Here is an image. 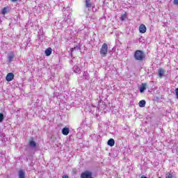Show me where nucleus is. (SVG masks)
I'll return each mask as SVG.
<instances>
[{"mask_svg": "<svg viewBox=\"0 0 178 178\" xmlns=\"http://www.w3.org/2000/svg\"><path fill=\"white\" fill-rule=\"evenodd\" d=\"M134 56L136 60H144V58H145V55H144V51L141 50H136Z\"/></svg>", "mask_w": 178, "mask_h": 178, "instance_id": "obj_1", "label": "nucleus"}, {"mask_svg": "<svg viewBox=\"0 0 178 178\" xmlns=\"http://www.w3.org/2000/svg\"><path fill=\"white\" fill-rule=\"evenodd\" d=\"M108 54V44L104 43L102 44V48L100 49V55L102 58H105Z\"/></svg>", "mask_w": 178, "mask_h": 178, "instance_id": "obj_2", "label": "nucleus"}, {"mask_svg": "<svg viewBox=\"0 0 178 178\" xmlns=\"http://www.w3.org/2000/svg\"><path fill=\"white\" fill-rule=\"evenodd\" d=\"M92 177V172L90 171H85L81 174V178H91Z\"/></svg>", "mask_w": 178, "mask_h": 178, "instance_id": "obj_3", "label": "nucleus"}, {"mask_svg": "<svg viewBox=\"0 0 178 178\" xmlns=\"http://www.w3.org/2000/svg\"><path fill=\"white\" fill-rule=\"evenodd\" d=\"M139 31L142 34H144V33H145L147 31V27L145 26V25H144V24L140 25Z\"/></svg>", "mask_w": 178, "mask_h": 178, "instance_id": "obj_4", "label": "nucleus"}, {"mask_svg": "<svg viewBox=\"0 0 178 178\" xmlns=\"http://www.w3.org/2000/svg\"><path fill=\"white\" fill-rule=\"evenodd\" d=\"M14 77H15V75L13 74V73H8L6 77V80L7 81H12Z\"/></svg>", "mask_w": 178, "mask_h": 178, "instance_id": "obj_5", "label": "nucleus"}, {"mask_svg": "<svg viewBox=\"0 0 178 178\" xmlns=\"http://www.w3.org/2000/svg\"><path fill=\"white\" fill-rule=\"evenodd\" d=\"M73 70L74 73H81V68L80 67V66H79V65H74L73 67Z\"/></svg>", "mask_w": 178, "mask_h": 178, "instance_id": "obj_6", "label": "nucleus"}, {"mask_svg": "<svg viewBox=\"0 0 178 178\" xmlns=\"http://www.w3.org/2000/svg\"><path fill=\"white\" fill-rule=\"evenodd\" d=\"M70 132V129L68 127H64L62 129V134H63V136H67Z\"/></svg>", "mask_w": 178, "mask_h": 178, "instance_id": "obj_7", "label": "nucleus"}, {"mask_svg": "<svg viewBox=\"0 0 178 178\" xmlns=\"http://www.w3.org/2000/svg\"><path fill=\"white\" fill-rule=\"evenodd\" d=\"M86 8H92V1L91 0H86L85 1Z\"/></svg>", "mask_w": 178, "mask_h": 178, "instance_id": "obj_8", "label": "nucleus"}, {"mask_svg": "<svg viewBox=\"0 0 178 178\" xmlns=\"http://www.w3.org/2000/svg\"><path fill=\"white\" fill-rule=\"evenodd\" d=\"M163 74H165V70H163V68H160L158 71L157 76H159L160 79H162V77H163Z\"/></svg>", "mask_w": 178, "mask_h": 178, "instance_id": "obj_9", "label": "nucleus"}, {"mask_svg": "<svg viewBox=\"0 0 178 178\" xmlns=\"http://www.w3.org/2000/svg\"><path fill=\"white\" fill-rule=\"evenodd\" d=\"M147 90V83H142L139 88L140 92H144Z\"/></svg>", "mask_w": 178, "mask_h": 178, "instance_id": "obj_10", "label": "nucleus"}, {"mask_svg": "<svg viewBox=\"0 0 178 178\" xmlns=\"http://www.w3.org/2000/svg\"><path fill=\"white\" fill-rule=\"evenodd\" d=\"M18 176H19V178H24L26 177V173L24 172V171H23V170H20L18 172Z\"/></svg>", "mask_w": 178, "mask_h": 178, "instance_id": "obj_11", "label": "nucleus"}, {"mask_svg": "<svg viewBox=\"0 0 178 178\" xmlns=\"http://www.w3.org/2000/svg\"><path fill=\"white\" fill-rule=\"evenodd\" d=\"M108 145H109L110 147H113V145H115V140L113 138H110L108 140L107 143Z\"/></svg>", "mask_w": 178, "mask_h": 178, "instance_id": "obj_12", "label": "nucleus"}, {"mask_svg": "<svg viewBox=\"0 0 178 178\" xmlns=\"http://www.w3.org/2000/svg\"><path fill=\"white\" fill-rule=\"evenodd\" d=\"M173 177H174V175L172 171H170L165 173V178H173Z\"/></svg>", "mask_w": 178, "mask_h": 178, "instance_id": "obj_13", "label": "nucleus"}, {"mask_svg": "<svg viewBox=\"0 0 178 178\" xmlns=\"http://www.w3.org/2000/svg\"><path fill=\"white\" fill-rule=\"evenodd\" d=\"M29 146L31 148H35L37 147V143L34 140H31L29 142Z\"/></svg>", "mask_w": 178, "mask_h": 178, "instance_id": "obj_14", "label": "nucleus"}, {"mask_svg": "<svg viewBox=\"0 0 178 178\" xmlns=\"http://www.w3.org/2000/svg\"><path fill=\"white\" fill-rule=\"evenodd\" d=\"M51 54H52V49L50 47L45 50L46 56H50Z\"/></svg>", "mask_w": 178, "mask_h": 178, "instance_id": "obj_15", "label": "nucleus"}, {"mask_svg": "<svg viewBox=\"0 0 178 178\" xmlns=\"http://www.w3.org/2000/svg\"><path fill=\"white\" fill-rule=\"evenodd\" d=\"M145 100H140L138 103L140 108H144L145 106Z\"/></svg>", "mask_w": 178, "mask_h": 178, "instance_id": "obj_16", "label": "nucleus"}, {"mask_svg": "<svg viewBox=\"0 0 178 178\" xmlns=\"http://www.w3.org/2000/svg\"><path fill=\"white\" fill-rule=\"evenodd\" d=\"M13 58H15V55L13 54V53H10L8 58V62H12V60H13Z\"/></svg>", "mask_w": 178, "mask_h": 178, "instance_id": "obj_17", "label": "nucleus"}, {"mask_svg": "<svg viewBox=\"0 0 178 178\" xmlns=\"http://www.w3.org/2000/svg\"><path fill=\"white\" fill-rule=\"evenodd\" d=\"M2 15H6L8 13V8L4 7L1 10Z\"/></svg>", "mask_w": 178, "mask_h": 178, "instance_id": "obj_18", "label": "nucleus"}, {"mask_svg": "<svg viewBox=\"0 0 178 178\" xmlns=\"http://www.w3.org/2000/svg\"><path fill=\"white\" fill-rule=\"evenodd\" d=\"M3 119H5V117L3 116V114L0 113V123H1V122H3Z\"/></svg>", "mask_w": 178, "mask_h": 178, "instance_id": "obj_19", "label": "nucleus"}, {"mask_svg": "<svg viewBox=\"0 0 178 178\" xmlns=\"http://www.w3.org/2000/svg\"><path fill=\"white\" fill-rule=\"evenodd\" d=\"M121 20H126V14H122L120 17Z\"/></svg>", "mask_w": 178, "mask_h": 178, "instance_id": "obj_20", "label": "nucleus"}, {"mask_svg": "<svg viewBox=\"0 0 178 178\" xmlns=\"http://www.w3.org/2000/svg\"><path fill=\"white\" fill-rule=\"evenodd\" d=\"M175 95L177 98L178 99V88L175 89Z\"/></svg>", "mask_w": 178, "mask_h": 178, "instance_id": "obj_21", "label": "nucleus"}, {"mask_svg": "<svg viewBox=\"0 0 178 178\" xmlns=\"http://www.w3.org/2000/svg\"><path fill=\"white\" fill-rule=\"evenodd\" d=\"M173 3L174 5H178V0H174Z\"/></svg>", "mask_w": 178, "mask_h": 178, "instance_id": "obj_22", "label": "nucleus"}, {"mask_svg": "<svg viewBox=\"0 0 178 178\" xmlns=\"http://www.w3.org/2000/svg\"><path fill=\"white\" fill-rule=\"evenodd\" d=\"M83 77H85L86 79H88V76H87V74H86V72H84L83 74Z\"/></svg>", "mask_w": 178, "mask_h": 178, "instance_id": "obj_23", "label": "nucleus"}, {"mask_svg": "<svg viewBox=\"0 0 178 178\" xmlns=\"http://www.w3.org/2000/svg\"><path fill=\"white\" fill-rule=\"evenodd\" d=\"M63 178H69V176H67V175H63Z\"/></svg>", "mask_w": 178, "mask_h": 178, "instance_id": "obj_24", "label": "nucleus"}, {"mask_svg": "<svg viewBox=\"0 0 178 178\" xmlns=\"http://www.w3.org/2000/svg\"><path fill=\"white\" fill-rule=\"evenodd\" d=\"M19 0H11V2H17Z\"/></svg>", "mask_w": 178, "mask_h": 178, "instance_id": "obj_25", "label": "nucleus"}]
</instances>
